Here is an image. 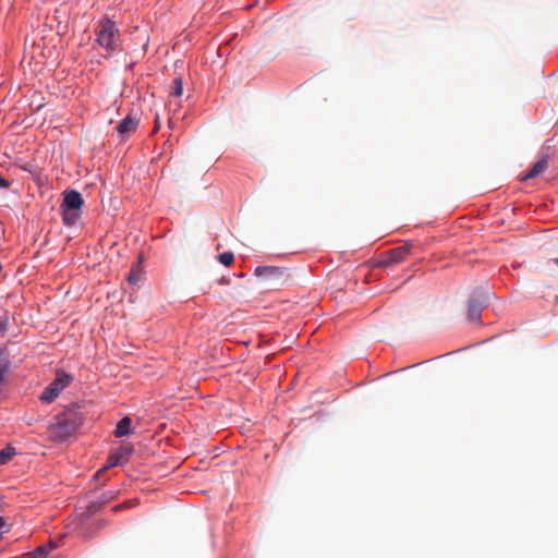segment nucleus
<instances>
[{
    "label": "nucleus",
    "mask_w": 558,
    "mask_h": 558,
    "mask_svg": "<svg viewBox=\"0 0 558 558\" xmlns=\"http://www.w3.org/2000/svg\"><path fill=\"white\" fill-rule=\"evenodd\" d=\"M83 424V416L74 409H68L54 417L50 426L51 438L56 441H64L72 436Z\"/></svg>",
    "instance_id": "1"
},
{
    "label": "nucleus",
    "mask_w": 558,
    "mask_h": 558,
    "mask_svg": "<svg viewBox=\"0 0 558 558\" xmlns=\"http://www.w3.org/2000/svg\"><path fill=\"white\" fill-rule=\"evenodd\" d=\"M84 199L82 195L75 191H64L61 203L62 219L65 226H74L81 217Z\"/></svg>",
    "instance_id": "2"
},
{
    "label": "nucleus",
    "mask_w": 558,
    "mask_h": 558,
    "mask_svg": "<svg viewBox=\"0 0 558 558\" xmlns=\"http://www.w3.org/2000/svg\"><path fill=\"white\" fill-rule=\"evenodd\" d=\"M97 43L109 53L116 51L120 46V34L114 22L111 20H104L99 23L97 31Z\"/></svg>",
    "instance_id": "3"
},
{
    "label": "nucleus",
    "mask_w": 558,
    "mask_h": 558,
    "mask_svg": "<svg viewBox=\"0 0 558 558\" xmlns=\"http://www.w3.org/2000/svg\"><path fill=\"white\" fill-rule=\"evenodd\" d=\"M254 275L260 283L271 289L279 288L289 279L288 270L276 266H258Z\"/></svg>",
    "instance_id": "4"
},
{
    "label": "nucleus",
    "mask_w": 558,
    "mask_h": 558,
    "mask_svg": "<svg viewBox=\"0 0 558 558\" xmlns=\"http://www.w3.org/2000/svg\"><path fill=\"white\" fill-rule=\"evenodd\" d=\"M72 379L71 375L58 371L56 378L44 389L40 400L45 403H51L70 385Z\"/></svg>",
    "instance_id": "5"
},
{
    "label": "nucleus",
    "mask_w": 558,
    "mask_h": 558,
    "mask_svg": "<svg viewBox=\"0 0 558 558\" xmlns=\"http://www.w3.org/2000/svg\"><path fill=\"white\" fill-rule=\"evenodd\" d=\"M488 295L486 292H475L469 302V318L473 322H477L481 317V313L484 307L487 306Z\"/></svg>",
    "instance_id": "6"
},
{
    "label": "nucleus",
    "mask_w": 558,
    "mask_h": 558,
    "mask_svg": "<svg viewBox=\"0 0 558 558\" xmlns=\"http://www.w3.org/2000/svg\"><path fill=\"white\" fill-rule=\"evenodd\" d=\"M138 124V119L129 114L122 121L119 122V124L117 125V132L122 140H125L130 134L134 133L137 130Z\"/></svg>",
    "instance_id": "7"
},
{
    "label": "nucleus",
    "mask_w": 558,
    "mask_h": 558,
    "mask_svg": "<svg viewBox=\"0 0 558 558\" xmlns=\"http://www.w3.org/2000/svg\"><path fill=\"white\" fill-rule=\"evenodd\" d=\"M410 253L409 245H402L396 248H392L386 253V257L381 260V265L388 266L391 264L402 262L405 256Z\"/></svg>",
    "instance_id": "8"
},
{
    "label": "nucleus",
    "mask_w": 558,
    "mask_h": 558,
    "mask_svg": "<svg viewBox=\"0 0 558 558\" xmlns=\"http://www.w3.org/2000/svg\"><path fill=\"white\" fill-rule=\"evenodd\" d=\"M124 463H125V460L122 458L120 452H118V451L112 452L111 454H109V457L107 459V463L94 475V478L98 480L105 471H107L113 466L123 465Z\"/></svg>",
    "instance_id": "9"
},
{
    "label": "nucleus",
    "mask_w": 558,
    "mask_h": 558,
    "mask_svg": "<svg viewBox=\"0 0 558 558\" xmlns=\"http://www.w3.org/2000/svg\"><path fill=\"white\" fill-rule=\"evenodd\" d=\"M116 497L114 492H107L105 493L99 499L93 500L87 506V511L89 513H95L98 510H100L105 505H107L110 500H112Z\"/></svg>",
    "instance_id": "10"
},
{
    "label": "nucleus",
    "mask_w": 558,
    "mask_h": 558,
    "mask_svg": "<svg viewBox=\"0 0 558 558\" xmlns=\"http://www.w3.org/2000/svg\"><path fill=\"white\" fill-rule=\"evenodd\" d=\"M548 166V161L546 157L541 158L535 165L522 177V181L536 178L541 173H543Z\"/></svg>",
    "instance_id": "11"
},
{
    "label": "nucleus",
    "mask_w": 558,
    "mask_h": 558,
    "mask_svg": "<svg viewBox=\"0 0 558 558\" xmlns=\"http://www.w3.org/2000/svg\"><path fill=\"white\" fill-rule=\"evenodd\" d=\"M131 424L132 420L129 416H125L122 420H120L114 430V436L120 438L130 435L132 433Z\"/></svg>",
    "instance_id": "12"
},
{
    "label": "nucleus",
    "mask_w": 558,
    "mask_h": 558,
    "mask_svg": "<svg viewBox=\"0 0 558 558\" xmlns=\"http://www.w3.org/2000/svg\"><path fill=\"white\" fill-rule=\"evenodd\" d=\"M16 454V450L14 447L8 445L5 448L0 450V464L7 463Z\"/></svg>",
    "instance_id": "13"
},
{
    "label": "nucleus",
    "mask_w": 558,
    "mask_h": 558,
    "mask_svg": "<svg viewBox=\"0 0 558 558\" xmlns=\"http://www.w3.org/2000/svg\"><path fill=\"white\" fill-rule=\"evenodd\" d=\"M183 93V82L181 77L174 78L170 94L174 97H180Z\"/></svg>",
    "instance_id": "14"
},
{
    "label": "nucleus",
    "mask_w": 558,
    "mask_h": 558,
    "mask_svg": "<svg viewBox=\"0 0 558 558\" xmlns=\"http://www.w3.org/2000/svg\"><path fill=\"white\" fill-rule=\"evenodd\" d=\"M10 362L7 357L2 356V352H0V385L3 383L4 377L9 371Z\"/></svg>",
    "instance_id": "15"
},
{
    "label": "nucleus",
    "mask_w": 558,
    "mask_h": 558,
    "mask_svg": "<svg viewBox=\"0 0 558 558\" xmlns=\"http://www.w3.org/2000/svg\"><path fill=\"white\" fill-rule=\"evenodd\" d=\"M219 262L225 266H230L234 260V254L232 252H225L218 256Z\"/></svg>",
    "instance_id": "16"
},
{
    "label": "nucleus",
    "mask_w": 558,
    "mask_h": 558,
    "mask_svg": "<svg viewBox=\"0 0 558 558\" xmlns=\"http://www.w3.org/2000/svg\"><path fill=\"white\" fill-rule=\"evenodd\" d=\"M49 550L46 546L37 547L33 553L31 558H46Z\"/></svg>",
    "instance_id": "17"
},
{
    "label": "nucleus",
    "mask_w": 558,
    "mask_h": 558,
    "mask_svg": "<svg viewBox=\"0 0 558 558\" xmlns=\"http://www.w3.org/2000/svg\"><path fill=\"white\" fill-rule=\"evenodd\" d=\"M118 452H120V454L122 456V458L125 460V462H128L129 458L131 457V454L133 453V447L131 446H123L121 447Z\"/></svg>",
    "instance_id": "18"
},
{
    "label": "nucleus",
    "mask_w": 558,
    "mask_h": 558,
    "mask_svg": "<svg viewBox=\"0 0 558 558\" xmlns=\"http://www.w3.org/2000/svg\"><path fill=\"white\" fill-rule=\"evenodd\" d=\"M128 280H129L130 282H136V281H137V277H136V275L134 274V271H131V272H130V275H129V277H128Z\"/></svg>",
    "instance_id": "19"
},
{
    "label": "nucleus",
    "mask_w": 558,
    "mask_h": 558,
    "mask_svg": "<svg viewBox=\"0 0 558 558\" xmlns=\"http://www.w3.org/2000/svg\"><path fill=\"white\" fill-rule=\"evenodd\" d=\"M159 126H160L159 114H156V117H155V128H154V132H157V130L159 129Z\"/></svg>",
    "instance_id": "20"
},
{
    "label": "nucleus",
    "mask_w": 558,
    "mask_h": 558,
    "mask_svg": "<svg viewBox=\"0 0 558 558\" xmlns=\"http://www.w3.org/2000/svg\"><path fill=\"white\" fill-rule=\"evenodd\" d=\"M219 283L220 284H228L229 280L226 277H221V279L219 280Z\"/></svg>",
    "instance_id": "21"
},
{
    "label": "nucleus",
    "mask_w": 558,
    "mask_h": 558,
    "mask_svg": "<svg viewBox=\"0 0 558 558\" xmlns=\"http://www.w3.org/2000/svg\"><path fill=\"white\" fill-rule=\"evenodd\" d=\"M124 507H125V505H119V506H116V507H113V508H112V511H113V512H117V511H119L120 509H122V508H124Z\"/></svg>",
    "instance_id": "22"
},
{
    "label": "nucleus",
    "mask_w": 558,
    "mask_h": 558,
    "mask_svg": "<svg viewBox=\"0 0 558 558\" xmlns=\"http://www.w3.org/2000/svg\"><path fill=\"white\" fill-rule=\"evenodd\" d=\"M554 263L558 266V258H555Z\"/></svg>",
    "instance_id": "23"
}]
</instances>
